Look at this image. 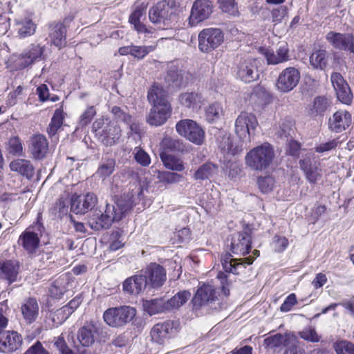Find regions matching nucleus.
Instances as JSON below:
<instances>
[{
  "instance_id": "f257e3e1",
  "label": "nucleus",
  "mask_w": 354,
  "mask_h": 354,
  "mask_svg": "<svg viewBox=\"0 0 354 354\" xmlns=\"http://www.w3.org/2000/svg\"><path fill=\"white\" fill-rule=\"evenodd\" d=\"M133 198L131 194H124L114 204H106L103 214H93L88 221V225L96 231L108 229L113 223L121 221L129 214L134 205Z\"/></svg>"
},
{
  "instance_id": "f03ea898",
  "label": "nucleus",
  "mask_w": 354,
  "mask_h": 354,
  "mask_svg": "<svg viewBox=\"0 0 354 354\" xmlns=\"http://www.w3.org/2000/svg\"><path fill=\"white\" fill-rule=\"evenodd\" d=\"M178 3L176 0H162L150 8L149 18L158 28L166 29L176 20Z\"/></svg>"
},
{
  "instance_id": "7ed1b4c3",
  "label": "nucleus",
  "mask_w": 354,
  "mask_h": 354,
  "mask_svg": "<svg viewBox=\"0 0 354 354\" xmlns=\"http://www.w3.org/2000/svg\"><path fill=\"white\" fill-rule=\"evenodd\" d=\"M275 156L273 147L268 142L250 150L245 158V164L254 171H263L268 168Z\"/></svg>"
},
{
  "instance_id": "20e7f679",
  "label": "nucleus",
  "mask_w": 354,
  "mask_h": 354,
  "mask_svg": "<svg viewBox=\"0 0 354 354\" xmlns=\"http://www.w3.org/2000/svg\"><path fill=\"white\" fill-rule=\"evenodd\" d=\"M136 315L134 308L128 306L112 307L103 314L106 324L113 328L122 327L131 322Z\"/></svg>"
},
{
  "instance_id": "39448f33",
  "label": "nucleus",
  "mask_w": 354,
  "mask_h": 354,
  "mask_svg": "<svg viewBox=\"0 0 354 354\" xmlns=\"http://www.w3.org/2000/svg\"><path fill=\"white\" fill-rule=\"evenodd\" d=\"M176 131L195 145H201L205 140V132L202 127L190 119L181 120L176 125Z\"/></svg>"
},
{
  "instance_id": "423d86ee",
  "label": "nucleus",
  "mask_w": 354,
  "mask_h": 354,
  "mask_svg": "<svg viewBox=\"0 0 354 354\" xmlns=\"http://www.w3.org/2000/svg\"><path fill=\"white\" fill-rule=\"evenodd\" d=\"M224 40V35L219 28H208L198 34V48L203 53H209L218 48Z\"/></svg>"
},
{
  "instance_id": "0eeeda50",
  "label": "nucleus",
  "mask_w": 354,
  "mask_h": 354,
  "mask_svg": "<svg viewBox=\"0 0 354 354\" xmlns=\"http://www.w3.org/2000/svg\"><path fill=\"white\" fill-rule=\"evenodd\" d=\"M300 80V73L295 67H288L279 75L276 87L279 92L286 93L292 91Z\"/></svg>"
},
{
  "instance_id": "6e6552de",
  "label": "nucleus",
  "mask_w": 354,
  "mask_h": 354,
  "mask_svg": "<svg viewBox=\"0 0 354 354\" xmlns=\"http://www.w3.org/2000/svg\"><path fill=\"white\" fill-rule=\"evenodd\" d=\"M255 115L242 111L235 121V132L241 139H249L252 131L258 126Z\"/></svg>"
},
{
  "instance_id": "1a4fd4ad",
  "label": "nucleus",
  "mask_w": 354,
  "mask_h": 354,
  "mask_svg": "<svg viewBox=\"0 0 354 354\" xmlns=\"http://www.w3.org/2000/svg\"><path fill=\"white\" fill-rule=\"evenodd\" d=\"M44 46L39 44H32L15 59V66L18 69H24L30 66L34 62L44 59Z\"/></svg>"
},
{
  "instance_id": "9d476101",
  "label": "nucleus",
  "mask_w": 354,
  "mask_h": 354,
  "mask_svg": "<svg viewBox=\"0 0 354 354\" xmlns=\"http://www.w3.org/2000/svg\"><path fill=\"white\" fill-rule=\"evenodd\" d=\"M213 5L209 0H196L192 6L189 24L195 26L198 23L209 18L212 12Z\"/></svg>"
},
{
  "instance_id": "9b49d317",
  "label": "nucleus",
  "mask_w": 354,
  "mask_h": 354,
  "mask_svg": "<svg viewBox=\"0 0 354 354\" xmlns=\"http://www.w3.org/2000/svg\"><path fill=\"white\" fill-rule=\"evenodd\" d=\"M97 203V198L93 193L83 196L74 194L71 198V210L76 214H84L91 210Z\"/></svg>"
},
{
  "instance_id": "f8f14e48",
  "label": "nucleus",
  "mask_w": 354,
  "mask_h": 354,
  "mask_svg": "<svg viewBox=\"0 0 354 354\" xmlns=\"http://www.w3.org/2000/svg\"><path fill=\"white\" fill-rule=\"evenodd\" d=\"M258 61L248 58L240 62L237 66L236 76L243 82L250 83L259 77Z\"/></svg>"
},
{
  "instance_id": "ddd939ff",
  "label": "nucleus",
  "mask_w": 354,
  "mask_h": 354,
  "mask_svg": "<svg viewBox=\"0 0 354 354\" xmlns=\"http://www.w3.org/2000/svg\"><path fill=\"white\" fill-rule=\"evenodd\" d=\"M330 80L337 99L345 104H351L353 95L348 84L342 75L339 73H333L331 75Z\"/></svg>"
},
{
  "instance_id": "4468645a",
  "label": "nucleus",
  "mask_w": 354,
  "mask_h": 354,
  "mask_svg": "<svg viewBox=\"0 0 354 354\" xmlns=\"http://www.w3.org/2000/svg\"><path fill=\"white\" fill-rule=\"evenodd\" d=\"M218 299L216 289L209 284H203L197 290L192 299L195 307L209 305Z\"/></svg>"
},
{
  "instance_id": "2eb2a0df",
  "label": "nucleus",
  "mask_w": 354,
  "mask_h": 354,
  "mask_svg": "<svg viewBox=\"0 0 354 354\" xmlns=\"http://www.w3.org/2000/svg\"><path fill=\"white\" fill-rule=\"evenodd\" d=\"M326 39L337 49L354 52V37L351 34L330 31L326 35Z\"/></svg>"
},
{
  "instance_id": "dca6fc26",
  "label": "nucleus",
  "mask_w": 354,
  "mask_h": 354,
  "mask_svg": "<svg viewBox=\"0 0 354 354\" xmlns=\"http://www.w3.org/2000/svg\"><path fill=\"white\" fill-rule=\"evenodd\" d=\"M251 249V236L247 232H239L232 235L230 250L235 254L245 255Z\"/></svg>"
},
{
  "instance_id": "f3484780",
  "label": "nucleus",
  "mask_w": 354,
  "mask_h": 354,
  "mask_svg": "<svg viewBox=\"0 0 354 354\" xmlns=\"http://www.w3.org/2000/svg\"><path fill=\"white\" fill-rule=\"evenodd\" d=\"M254 257H248L243 259H232L229 254L221 259L223 268L225 272L239 274L247 265L253 263Z\"/></svg>"
},
{
  "instance_id": "a211bd4d",
  "label": "nucleus",
  "mask_w": 354,
  "mask_h": 354,
  "mask_svg": "<svg viewBox=\"0 0 354 354\" xmlns=\"http://www.w3.org/2000/svg\"><path fill=\"white\" fill-rule=\"evenodd\" d=\"M144 276L147 277V285L153 288L162 286L167 279L165 268L156 263H151L147 267Z\"/></svg>"
},
{
  "instance_id": "6ab92c4d",
  "label": "nucleus",
  "mask_w": 354,
  "mask_h": 354,
  "mask_svg": "<svg viewBox=\"0 0 354 354\" xmlns=\"http://www.w3.org/2000/svg\"><path fill=\"white\" fill-rule=\"evenodd\" d=\"M171 105H153L147 121L151 126H161L165 124L171 116Z\"/></svg>"
},
{
  "instance_id": "aec40b11",
  "label": "nucleus",
  "mask_w": 354,
  "mask_h": 354,
  "mask_svg": "<svg viewBox=\"0 0 354 354\" xmlns=\"http://www.w3.org/2000/svg\"><path fill=\"white\" fill-rule=\"evenodd\" d=\"M22 344L21 336L16 331H5L0 335V351L11 353L17 350Z\"/></svg>"
},
{
  "instance_id": "412c9836",
  "label": "nucleus",
  "mask_w": 354,
  "mask_h": 354,
  "mask_svg": "<svg viewBox=\"0 0 354 354\" xmlns=\"http://www.w3.org/2000/svg\"><path fill=\"white\" fill-rule=\"evenodd\" d=\"M331 102L329 98L325 96H317L306 107V111L312 118L322 117L330 109Z\"/></svg>"
},
{
  "instance_id": "4be33fe9",
  "label": "nucleus",
  "mask_w": 354,
  "mask_h": 354,
  "mask_svg": "<svg viewBox=\"0 0 354 354\" xmlns=\"http://www.w3.org/2000/svg\"><path fill=\"white\" fill-rule=\"evenodd\" d=\"M48 38L51 44L61 49L66 45V28L62 23L52 24L49 27Z\"/></svg>"
},
{
  "instance_id": "5701e85b",
  "label": "nucleus",
  "mask_w": 354,
  "mask_h": 354,
  "mask_svg": "<svg viewBox=\"0 0 354 354\" xmlns=\"http://www.w3.org/2000/svg\"><path fill=\"white\" fill-rule=\"evenodd\" d=\"M351 121V114L349 112L339 110L329 119V128L333 131L342 132L350 126Z\"/></svg>"
},
{
  "instance_id": "b1692460",
  "label": "nucleus",
  "mask_w": 354,
  "mask_h": 354,
  "mask_svg": "<svg viewBox=\"0 0 354 354\" xmlns=\"http://www.w3.org/2000/svg\"><path fill=\"white\" fill-rule=\"evenodd\" d=\"M29 149L35 159L41 160L46 156L48 151V142L44 136L35 135L30 140Z\"/></svg>"
},
{
  "instance_id": "393cba45",
  "label": "nucleus",
  "mask_w": 354,
  "mask_h": 354,
  "mask_svg": "<svg viewBox=\"0 0 354 354\" xmlns=\"http://www.w3.org/2000/svg\"><path fill=\"white\" fill-rule=\"evenodd\" d=\"M190 74L181 69L171 67L166 76V82L173 87H181L186 86L190 79Z\"/></svg>"
},
{
  "instance_id": "a878e982",
  "label": "nucleus",
  "mask_w": 354,
  "mask_h": 354,
  "mask_svg": "<svg viewBox=\"0 0 354 354\" xmlns=\"http://www.w3.org/2000/svg\"><path fill=\"white\" fill-rule=\"evenodd\" d=\"M147 285V277L136 274L127 278L123 283V290L131 295L139 294Z\"/></svg>"
},
{
  "instance_id": "bb28decb",
  "label": "nucleus",
  "mask_w": 354,
  "mask_h": 354,
  "mask_svg": "<svg viewBox=\"0 0 354 354\" xmlns=\"http://www.w3.org/2000/svg\"><path fill=\"white\" fill-rule=\"evenodd\" d=\"M21 311L25 322L30 324L35 322L39 315V305L34 298L24 300L21 307Z\"/></svg>"
},
{
  "instance_id": "cd10ccee",
  "label": "nucleus",
  "mask_w": 354,
  "mask_h": 354,
  "mask_svg": "<svg viewBox=\"0 0 354 354\" xmlns=\"http://www.w3.org/2000/svg\"><path fill=\"white\" fill-rule=\"evenodd\" d=\"M18 243L29 253H32L39 245V238L37 233L28 228L20 235Z\"/></svg>"
},
{
  "instance_id": "c85d7f7f",
  "label": "nucleus",
  "mask_w": 354,
  "mask_h": 354,
  "mask_svg": "<svg viewBox=\"0 0 354 354\" xmlns=\"http://www.w3.org/2000/svg\"><path fill=\"white\" fill-rule=\"evenodd\" d=\"M147 97L149 102L153 105H171L168 100L167 93L161 86L156 84L148 91Z\"/></svg>"
},
{
  "instance_id": "c756f323",
  "label": "nucleus",
  "mask_w": 354,
  "mask_h": 354,
  "mask_svg": "<svg viewBox=\"0 0 354 354\" xmlns=\"http://www.w3.org/2000/svg\"><path fill=\"white\" fill-rule=\"evenodd\" d=\"M19 270V264L17 261H6L0 266V277L12 283L17 281Z\"/></svg>"
},
{
  "instance_id": "7c9ffc66",
  "label": "nucleus",
  "mask_w": 354,
  "mask_h": 354,
  "mask_svg": "<svg viewBox=\"0 0 354 354\" xmlns=\"http://www.w3.org/2000/svg\"><path fill=\"white\" fill-rule=\"evenodd\" d=\"M172 328V324L170 322L155 324L151 330L152 340L160 344H163L168 338L169 333Z\"/></svg>"
},
{
  "instance_id": "2f4dec72",
  "label": "nucleus",
  "mask_w": 354,
  "mask_h": 354,
  "mask_svg": "<svg viewBox=\"0 0 354 354\" xmlns=\"http://www.w3.org/2000/svg\"><path fill=\"white\" fill-rule=\"evenodd\" d=\"M180 103L193 111H198L202 106L203 98L202 95L195 92L182 93L179 97Z\"/></svg>"
},
{
  "instance_id": "473e14b6",
  "label": "nucleus",
  "mask_w": 354,
  "mask_h": 354,
  "mask_svg": "<svg viewBox=\"0 0 354 354\" xmlns=\"http://www.w3.org/2000/svg\"><path fill=\"white\" fill-rule=\"evenodd\" d=\"M295 340L294 336L290 334L277 333L270 336L264 339V345L272 349L279 348L281 346H289Z\"/></svg>"
},
{
  "instance_id": "72a5a7b5",
  "label": "nucleus",
  "mask_w": 354,
  "mask_h": 354,
  "mask_svg": "<svg viewBox=\"0 0 354 354\" xmlns=\"http://www.w3.org/2000/svg\"><path fill=\"white\" fill-rule=\"evenodd\" d=\"M12 171L17 172L27 178H31L34 175V167L30 160L26 159H17L10 163Z\"/></svg>"
},
{
  "instance_id": "f704fd0d",
  "label": "nucleus",
  "mask_w": 354,
  "mask_h": 354,
  "mask_svg": "<svg viewBox=\"0 0 354 354\" xmlns=\"http://www.w3.org/2000/svg\"><path fill=\"white\" fill-rule=\"evenodd\" d=\"M142 306L144 310L150 315L169 311L166 299L162 297L145 300Z\"/></svg>"
},
{
  "instance_id": "c9c22d12",
  "label": "nucleus",
  "mask_w": 354,
  "mask_h": 354,
  "mask_svg": "<svg viewBox=\"0 0 354 354\" xmlns=\"http://www.w3.org/2000/svg\"><path fill=\"white\" fill-rule=\"evenodd\" d=\"M288 50L286 45L281 46L274 53L271 50H266L265 57L268 64H278L288 60Z\"/></svg>"
},
{
  "instance_id": "e433bc0d",
  "label": "nucleus",
  "mask_w": 354,
  "mask_h": 354,
  "mask_svg": "<svg viewBox=\"0 0 354 354\" xmlns=\"http://www.w3.org/2000/svg\"><path fill=\"white\" fill-rule=\"evenodd\" d=\"M147 3L142 1L137 2L134 10L129 17V22L133 25L134 29L140 28V30H145L144 24L140 22V18L145 15L147 8Z\"/></svg>"
},
{
  "instance_id": "4c0bfd02",
  "label": "nucleus",
  "mask_w": 354,
  "mask_h": 354,
  "mask_svg": "<svg viewBox=\"0 0 354 354\" xmlns=\"http://www.w3.org/2000/svg\"><path fill=\"white\" fill-rule=\"evenodd\" d=\"M95 328L93 325L84 326L77 332V339L80 344L85 347L91 346L95 342L94 333Z\"/></svg>"
},
{
  "instance_id": "58836bf2",
  "label": "nucleus",
  "mask_w": 354,
  "mask_h": 354,
  "mask_svg": "<svg viewBox=\"0 0 354 354\" xmlns=\"http://www.w3.org/2000/svg\"><path fill=\"white\" fill-rule=\"evenodd\" d=\"M68 194H62L58 201L50 207L49 212L55 218H62L68 213Z\"/></svg>"
},
{
  "instance_id": "ea45409f",
  "label": "nucleus",
  "mask_w": 354,
  "mask_h": 354,
  "mask_svg": "<svg viewBox=\"0 0 354 354\" xmlns=\"http://www.w3.org/2000/svg\"><path fill=\"white\" fill-rule=\"evenodd\" d=\"M103 142L106 145L111 146L120 139L121 129L118 125L109 124L103 130Z\"/></svg>"
},
{
  "instance_id": "a19ab883",
  "label": "nucleus",
  "mask_w": 354,
  "mask_h": 354,
  "mask_svg": "<svg viewBox=\"0 0 354 354\" xmlns=\"http://www.w3.org/2000/svg\"><path fill=\"white\" fill-rule=\"evenodd\" d=\"M35 24L30 19L25 18L16 21V30L20 38H25L34 34Z\"/></svg>"
},
{
  "instance_id": "79ce46f5",
  "label": "nucleus",
  "mask_w": 354,
  "mask_h": 354,
  "mask_svg": "<svg viewBox=\"0 0 354 354\" xmlns=\"http://www.w3.org/2000/svg\"><path fill=\"white\" fill-rule=\"evenodd\" d=\"M310 63L315 69L324 70L328 63V53L326 50H315L310 57Z\"/></svg>"
},
{
  "instance_id": "37998d69",
  "label": "nucleus",
  "mask_w": 354,
  "mask_h": 354,
  "mask_svg": "<svg viewBox=\"0 0 354 354\" xmlns=\"http://www.w3.org/2000/svg\"><path fill=\"white\" fill-rule=\"evenodd\" d=\"M191 297V292L188 290H182L176 294L170 299L166 300L168 310L178 308L184 305Z\"/></svg>"
},
{
  "instance_id": "c03bdc74",
  "label": "nucleus",
  "mask_w": 354,
  "mask_h": 354,
  "mask_svg": "<svg viewBox=\"0 0 354 354\" xmlns=\"http://www.w3.org/2000/svg\"><path fill=\"white\" fill-rule=\"evenodd\" d=\"M160 158L164 165L169 169L178 171H181L184 169L183 162L171 154L162 152L160 153Z\"/></svg>"
},
{
  "instance_id": "a18cd8bd",
  "label": "nucleus",
  "mask_w": 354,
  "mask_h": 354,
  "mask_svg": "<svg viewBox=\"0 0 354 354\" xmlns=\"http://www.w3.org/2000/svg\"><path fill=\"white\" fill-rule=\"evenodd\" d=\"M115 162L113 158L102 159L98 167L96 175L102 180L111 176L115 169Z\"/></svg>"
},
{
  "instance_id": "49530a36",
  "label": "nucleus",
  "mask_w": 354,
  "mask_h": 354,
  "mask_svg": "<svg viewBox=\"0 0 354 354\" xmlns=\"http://www.w3.org/2000/svg\"><path fill=\"white\" fill-rule=\"evenodd\" d=\"M223 115V109L221 104L215 102L209 104L205 109V117L209 122H214Z\"/></svg>"
},
{
  "instance_id": "de8ad7c7",
  "label": "nucleus",
  "mask_w": 354,
  "mask_h": 354,
  "mask_svg": "<svg viewBox=\"0 0 354 354\" xmlns=\"http://www.w3.org/2000/svg\"><path fill=\"white\" fill-rule=\"evenodd\" d=\"M218 147L224 154L234 155L238 152V148L234 145L233 140L229 135H224L218 139Z\"/></svg>"
},
{
  "instance_id": "09e8293b",
  "label": "nucleus",
  "mask_w": 354,
  "mask_h": 354,
  "mask_svg": "<svg viewBox=\"0 0 354 354\" xmlns=\"http://www.w3.org/2000/svg\"><path fill=\"white\" fill-rule=\"evenodd\" d=\"M63 120V111L59 109H56L48 128V133L50 136H53L56 134L58 129L62 127Z\"/></svg>"
},
{
  "instance_id": "8fccbe9b",
  "label": "nucleus",
  "mask_w": 354,
  "mask_h": 354,
  "mask_svg": "<svg viewBox=\"0 0 354 354\" xmlns=\"http://www.w3.org/2000/svg\"><path fill=\"white\" fill-rule=\"evenodd\" d=\"M217 167L212 163H206L201 165L195 172L196 180H205L211 178L216 172Z\"/></svg>"
},
{
  "instance_id": "3c124183",
  "label": "nucleus",
  "mask_w": 354,
  "mask_h": 354,
  "mask_svg": "<svg viewBox=\"0 0 354 354\" xmlns=\"http://www.w3.org/2000/svg\"><path fill=\"white\" fill-rule=\"evenodd\" d=\"M6 150L10 154L13 156H23L24 148L19 138L17 136L10 138L6 144Z\"/></svg>"
},
{
  "instance_id": "603ef678",
  "label": "nucleus",
  "mask_w": 354,
  "mask_h": 354,
  "mask_svg": "<svg viewBox=\"0 0 354 354\" xmlns=\"http://www.w3.org/2000/svg\"><path fill=\"white\" fill-rule=\"evenodd\" d=\"M156 47V42L149 46H134L132 45L131 55L138 59H143L149 53L153 51Z\"/></svg>"
},
{
  "instance_id": "864d4df0",
  "label": "nucleus",
  "mask_w": 354,
  "mask_h": 354,
  "mask_svg": "<svg viewBox=\"0 0 354 354\" xmlns=\"http://www.w3.org/2000/svg\"><path fill=\"white\" fill-rule=\"evenodd\" d=\"M275 184L274 178L270 176H259L257 178V185L263 193H269L272 191Z\"/></svg>"
},
{
  "instance_id": "5fc2aeb1",
  "label": "nucleus",
  "mask_w": 354,
  "mask_h": 354,
  "mask_svg": "<svg viewBox=\"0 0 354 354\" xmlns=\"http://www.w3.org/2000/svg\"><path fill=\"white\" fill-rule=\"evenodd\" d=\"M218 2L223 12L232 16L239 15L238 6L234 0H218Z\"/></svg>"
},
{
  "instance_id": "6e6d98bb",
  "label": "nucleus",
  "mask_w": 354,
  "mask_h": 354,
  "mask_svg": "<svg viewBox=\"0 0 354 354\" xmlns=\"http://www.w3.org/2000/svg\"><path fill=\"white\" fill-rule=\"evenodd\" d=\"M82 297L80 296L75 297L74 299H73L70 302L63 306L61 309L57 310V314H64L65 315V319H67L68 316L75 310L77 309L80 304L82 303Z\"/></svg>"
},
{
  "instance_id": "4d7b16f0",
  "label": "nucleus",
  "mask_w": 354,
  "mask_h": 354,
  "mask_svg": "<svg viewBox=\"0 0 354 354\" xmlns=\"http://www.w3.org/2000/svg\"><path fill=\"white\" fill-rule=\"evenodd\" d=\"M182 178L180 174L171 171H159L158 174V178L160 182L169 184L178 183Z\"/></svg>"
},
{
  "instance_id": "13d9d810",
  "label": "nucleus",
  "mask_w": 354,
  "mask_h": 354,
  "mask_svg": "<svg viewBox=\"0 0 354 354\" xmlns=\"http://www.w3.org/2000/svg\"><path fill=\"white\" fill-rule=\"evenodd\" d=\"M161 145L163 148L171 151H180L183 149L182 142L179 140L170 137L164 138L161 142Z\"/></svg>"
},
{
  "instance_id": "bf43d9fd",
  "label": "nucleus",
  "mask_w": 354,
  "mask_h": 354,
  "mask_svg": "<svg viewBox=\"0 0 354 354\" xmlns=\"http://www.w3.org/2000/svg\"><path fill=\"white\" fill-rule=\"evenodd\" d=\"M354 344L346 340H340L334 343L333 348L337 354H350Z\"/></svg>"
},
{
  "instance_id": "052dcab7",
  "label": "nucleus",
  "mask_w": 354,
  "mask_h": 354,
  "mask_svg": "<svg viewBox=\"0 0 354 354\" xmlns=\"http://www.w3.org/2000/svg\"><path fill=\"white\" fill-rule=\"evenodd\" d=\"M299 334L300 337L306 341L318 342L320 339V337L313 327L305 328Z\"/></svg>"
},
{
  "instance_id": "680f3d73",
  "label": "nucleus",
  "mask_w": 354,
  "mask_h": 354,
  "mask_svg": "<svg viewBox=\"0 0 354 354\" xmlns=\"http://www.w3.org/2000/svg\"><path fill=\"white\" fill-rule=\"evenodd\" d=\"M134 158L136 162L143 167L148 166L151 162L149 154L141 148H135Z\"/></svg>"
},
{
  "instance_id": "e2e57ef3",
  "label": "nucleus",
  "mask_w": 354,
  "mask_h": 354,
  "mask_svg": "<svg viewBox=\"0 0 354 354\" xmlns=\"http://www.w3.org/2000/svg\"><path fill=\"white\" fill-rule=\"evenodd\" d=\"M111 113L117 122H123L124 123L130 122L131 115L119 106H113L111 109Z\"/></svg>"
},
{
  "instance_id": "0e129e2a",
  "label": "nucleus",
  "mask_w": 354,
  "mask_h": 354,
  "mask_svg": "<svg viewBox=\"0 0 354 354\" xmlns=\"http://www.w3.org/2000/svg\"><path fill=\"white\" fill-rule=\"evenodd\" d=\"M96 114V111L93 106L88 107L86 111L82 114L80 119V124L84 127L91 122L93 117Z\"/></svg>"
},
{
  "instance_id": "69168bd1",
  "label": "nucleus",
  "mask_w": 354,
  "mask_h": 354,
  "mask_svg": "<svg viewBox=\"0 0 354 354\" xmlns=\"http://www.w3.org/2000/svg\"><path fill=\"white\" fill-rule=\"evenodd\" d=\"M338 145V142L333 139L326 142H322L318 145L315 148V151L317 153H324L333 149H335Z\"/></svg>"
},
{
  "instance_id": "338daca9",
  "label": "nucleus",
  "mask_w": 354,
  "mask_h": 354,
  "mask_svg": "<svg viewBox=\"0 0 354 354\" xmlns=\"http://www.w3.org/2000/svg\"><path fill=\"white\" fill-rule=\"evenodd\" d=\"M297 297L295 294L292 293L289 295L283 301V303L280 306V310L281 312H288L292 308L297 304Z\"/></svg>"
},
{
  "instance_id": "774afa93",
  "label": "nucleus",
  "mask_w": 354,
  "mask_h": 354,
  "mask_svg": "<svg viewBox=\"0 0 354 354\" xmlns=\"http://www.w3.org/2000/svg\"><path fill=\"white\" fill-rule=\"evenodd\" d=\"M24 354H50L39 341L35 342Z\"/></svg>"
}]
</instances>
